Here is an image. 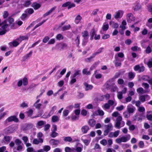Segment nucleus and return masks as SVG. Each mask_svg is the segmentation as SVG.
I'll use <instances>...</instances> for the list:
<instances>
[{"mask_svg": "<svg viewBox=\"0 0 152 152\" xmlns=\"http://www.w3.org/2000/svg\"><path fill=\"white\" fill-rule=\"evenodd\" d=\"M122 117L121 116H119L117 117L115 125V127L118 129L124 126L125 125V122L122 120Z\"/></svg>", "mask_w": 152, "mask_h": 152, "instance_id": "1", "label": "nucleus"}, {"mask_svg": "<svg viewBox=\"0 0 152 152\" xmlns=\"http://www.w3.org/2000/svg\"><path fill=\"white\" fill-rule=\"evenodd\" d=\"M130 135L128 134L125 136H122L121 137H119L115 139L116 142L118 144H120L121 142H127L130 139Z\"/></svg>", "mask_w": 152, "mask_h": 152, "instance_id": "2", "label": "nucleus"}, {"mask_svg": "<svg viewBox=\"0 0 152 152\" xmlns=\"http://www.w3.org/2000/svg\"><path fill=\"white\" fill-rule=\"evenodd\" d=\"M0 26L1 29L0 28V35H2L4 34L7 31L6 28L8 27V25L5 23H4L0 25Z\"/></svg>", "mask_w": 152, "mask_h": 152, "instance_id": "3", "label": "nucleus"}, {"mask_svg": "<svg viewBox=\"0 0 152 152\" xmlns=\"http://www.w3.org/2000/svg\"><path fill=\"white\" fill-rule=\"evenodd\" d=\"M124 55L123 53L121 52H120L115 54V60L114 61H123V60H121L120 58H122L124 57Z\"/></svg>", "mask_w": 152, "mask_h": 152, "instance_id": "4", "label": "nucleus"}, {"mask_svg": "<svg viewBox=\"0 0 152 152\" xmlns=\"http://www.w3.org/2000/svg\"><path fill=\"white\" fill-rule=\"evenodd\" d=\"M124 12L122 10H119L115 12L113 16L116 19L121 18L123 16Z\"/></svg>", "mask_w": 152, "mask_h": 152, "instance_id": "5", "label": "nucleus"}, {"mask_svg": "<svg viewBox=\"0 0 152 152\" xmlns=\"http://www.w3.org/2000/svg\"><path fill=\"white\" fill-rule=\"evenodd\" d=\"M126 19L128 22L130 23L132 21H134L135 18L132 13H130L127 15Z\"/></svg>", "mask_w": 152, "mask_h": 152, "instance_id": "6", "label": "nucleus"}, {"mask_svg": "<svg viewBox=\"0 0 152 152\" xmlns=\"http://www.w3.org/2000/svg\"><path fill=\"white\" fill-rule=\"evenodd\" d=\"M135 110V108L131 104L128 105L127 107V111L130 113H133Z\"/></svg>", "mask_w": 152, "mask_h": 152, "instance_id": "7", "label": "nucleus"}, {"mask_svg": "<svg viewBox=\"0 0 152 152\" xmlns=\"http://www.w3.org/2000/svg\"><path fill=\"white\" fill-rule=\"evenodd\" d=\"M7 120L9 122L14 121L17 122L18 121V119L15 115L11 116L8 117L7 119Z\"/></svg>", "mask_w": 152, "mask_h": 152, "instance_id": "8", "label": "nucleus"}, {"mask_svg": "<svg viewBox=\"0 0 152 152\" xmlns=\"http://www.w3.org/2000/svg\"><path fill=\"white\" fill-rule=\"evenodd\" d=\"M75 4L72 3L71 4L69 2H67L65 3L64 4L62 5L63 7H66L68 6V9H69L72 7H75Z\"/></svg>", "mask_w": 152, "mask_h": 152, "instance_id": "9", "label": "nucleus"}, {"mask_svg": "<svg viewBox=\"0 0 152 152\" xmlns=\"http://www.w3.org/2000/svg\"><path fill=\"white\" fill-rule=\"evenodd\" d=\"M89 129V127L86 125L82 126L81 128V132L83 134H86L87 133Z\"/></svg>", "mask_w": 152, "mask_h": 152, "instance_id": "10", "label": "nucleus"}, {"mask_svg": "<svg viewBox=\"0 0 152 152\" xmlns=\"http://www.w3.org/2000/svg\"><path fill=\"white\" fill-rule=\"evenodd\" d=\"M144 62L147 65L149 68L152 67V57L149 58L148 62H146V59H145Z\"/></svg>", "mask_w": 152, "mask_h": 152, "instance_id": "11", "label": "nucleus"}, {"mask_svg": "<svg viewBox=\"0 0 152 152\" xmlns=\"http://www.w3.org/2000/svg\"><path fill=\"white\" fill-rule=\"evenodd\" d=\"M94 115L102 116L104 114V113L102 110L98 109L94 112Z\"/></svg>", "mask_w": 152, "mask_h": 152, "instance_id": "12", "label": "nucleus"}, {"mask_svg": "<svg viewBox=\"0 0 152 152\" xmlns=\"http://www.w3.org/2000/svg\"><path fill=\"white\" fill-rule=\"evenodd\" d=\"M41 5L40 4L36 2L33 3L31 4V7H32L35 10L38 9L41 7Z\"/></svg>", "mask_w": 152, "mask_h": 152, "instance_id": "13", "label": "nucleus"}, {"mask_svg": "<svg viewBox=\"0 0 152 152\" xmlns=\"http://www.w3.org/2000/svg\"><path fill=\"white\" fill-rule=\"evenodd\" d=\"M49 142L51 144L53 145H56L59 143V142L58 140L52 139L50 140Z\"/></svg>", "mask_w": 152, "mask_h": 152, "instance_id": "14", "label": "nucleus"}, {"mask_svg": "<svg viewBox=\"0 0 152 152\" xmlns=\"http://www.w3.org/2000/svg\"><path fill=\"white\" fill-rule=\"evenodd\" d=\"M56 7H52L51 8L50 10H49L48 11L46 12L43 15V16L44 17H45L49 15L50 14H51L53 12L55 9L56 8Z\"/></svg>", "mask_w": 152, "mask_h": 152, "instance_id": "15", "label": "nucleus"}, {"mask_svg": "<svg viewBox=\"0 0 152 152\" xmlns=\"http://www.w3.org/2000/svg\"><path fill=\"white\" fill-rule=\"evenodd\" d=\"M132 99V97L130 96H128L126 98L122 100V102L124 104L130 102Z\"/></svg>", "mask_w": 152, "mask_h": 152, "instance_id": "16", "label": "nucleus"}, {"mask_svg": "<svg viewBox=\"0 0 152 152\" xmlns=\"http://www.w3.org/2000/svg\"><path fill=\"white\" fill-rule=\"evenodd\" d=\"M59 120V117L56 115L53 116L51 118V121L55 123L58 122Z\"/></svg>", "mask_w": 152, "mask_h": 152, "instance_id": "17", "label": "nucleus"}, {"mask_svg": "<svg viewBox=\"0 0 152 152\" xmlns=\"http://www.w3.org/2000/svg\"><path fill=\"white\" fill-rule=\"evenodd\" d=\"M33 126V125L31 124H29L26 125L23 128V130L26 131L31 129Z\"/></svg>", "mask_w": 152, "mask_h": 152, "instance_id": "18", "label": "nucleus"}, {"mask_svg": "<svg viewBox=\"0 0 152 152\" xmlns=\"http://www.w3.org/2000/svg\"><path fill=\"white\" fill-rule=\"evenodd\" d=\"M146 117L147 119L149 121H152V112L149 111L147 112Z\"/></svg>", "mask_w": 152, "mask_h": 152, "instance_id": "19", "label": "nucleus"}, {"mask_svg": "<svg viewBox=\"0 0 152 152\" xmlns=\"http://www.w3.org/2000/svg\"><path fill=\"white\" fill-rule=\"evenodd\" d=\"M82 36L85 39H87L89 37L88 33L87 31H85L82 33Z\"/></svg>", "mask_w": 152, "mask_h": 152, "instance_id": "20", "label": "nucleus"}, {"mask_svg": "<svg viewBox=\"0 0 152 152\" xmlns=\"http://www.w3.org/2000/svg\"><path fill=\"white\" fill-rule=\"evenodd\" d=\"M63 138L64 141L66 142H74L70 137H64Z\"/></svg>", "mask_w": 152, "mask_h": 152, "instance_id": "21", "label": "nucleus"}, {"mask_svg": "<svg viewBox=\"0 0 152 152\" xmlns=\"http://www.w3.org/2000/svg\"><path fill=\"white\" fill-rule=\"evenodd\" d=\"M96 123V121L94 119H91L89 120L88 124L91 127L94 126Z\"/></svg>", "mask_w": 152, "mask_h": 152, "instance_id": "22", "label": "nucleus"}, {"mask_svg": "<svg viewBox=\"0 0 152 152\" xmlns=\"http://www.w3.org/2000/svg\"><path fill=\"white\" fill-rule=\"evenodd\" d=\"M137 91L138 94H142L145 93L147 92H148L149 91H144L143 89L141 87L137 89Z\"/></svg>", "mask_w": 152, "mask_h": 152, "instance_id": "23", "label": "nucleus"}, {"mask_svg": "<svg viewBox=\"0 0 152 152\" xmlns=\"http://www.w3.org/2000/svg\"><path fill=\"white\" fill-rule=\"evenodd\" d=\"M109 28V25L107 23H104L102 27V29L104 31H106Z\"/></svg>", "mask_w": 152, "mask_h": 152, "instance_id": "24", "label": "nucleus"}, {"mask_svg": "<svg viewBox=\"0 0 152 152\" xmlns=\"http://www.w3.org/2000/svg\"><path fill=\"white\" fill-rule=\"evenodd\" d=\"M146 25L150 28H152V18H150L148 20Z\"/></svg>", "mask_w": 152, "mask_h": 152, "instance_id": "25", "label": "nucleus"}, {"mask_svg": "<svg viewBox=\"0 0 152 152\" xmlns=\"http://www.w3.org/2000/svg\"><path fill=\"white\" fill-rule=\"evenodd\" d=\"M82 17L79 15H77L75 18V22L76 24H78L82 19Z\"/></svg>", "mask_w": 152, "mask_h": 152, "instance_id": "26", "label": "nucleus"}, {"mask_svg": "<svg viewBox=\"0 0 152 152\" xmlns=\"http://www.w3.org/2000/svg\"><path fill=\"white\" fill-rule=\"evenodd\" d=\"M37 137L39 138V142H40L42 143L43 142V140L41 137H42L43 136V134L41 132H39L37 134Z\"/></svg>", "mask_w": 152, "mask_h": 152, "instance_id": "27", "label": "nucleus"}, {"mask_svg": "<svg viewBox=\"0 0 152 152\" xmlns=\"http://www.w3.org/2000/svg\"><path fill=\"white\" fill-rule=\"evenodd\" d=\"M19 44V43L16 41V40H15L12 42L9 43V45L10 46H12L14 47H16Z\"/></svg>", "mask_w": 152, "mask_h": 152, "instance_id": "28", "label": "nucleus"}, {"mask_svg": "<svg viewBox=\"0 0 152 152\" xmlns=\"http://www.w3.org/2000/svg\"><path fill=\"white\" fill-rule=\"evenodd\" d=\"M78 145L79 146L76 147V151H77V152H81L83 148V146L80 143H78Z\"/></svg>", "mask_w": 152, "mask_h": 152, "instance_id": "29", "label": "nucleus"}, {"mask_svg": "<svg viewBox=\"0 0 152 152\" xmlns=\"http://www.w3.org/2000/svg\"><path fill=\"white\" fill-rule=\"evenodd\" d=\"M84 85L85 87V89L86 91L90 89H91L93 88V86L91 85H89L86 83H84Z\"/></svg>", "mask_w": 152, "mask_h": 152, "instance_id": "30", "label": "nucleus"}, {"mask_svg": "<svg viewBox=\"0 0 152 152\" xmlns=\"http://www.w3.org/2000/svg\"><path fill=\"white\" fill-rule=\"evenodd\" d=\"M110 97V95L109 94H107L105 95H102L101 96L100 98H99V100H103V99L105 98L106 99H108Z\"/></svg>", "mask_w": 152, "mask_h": 152, "instance_id": "31", "label": "nucleus"}, {"mask_svg": "<svg viewBox=\"0 0 152 152\" xmlns=\"http://www.w3.org/2000/svg\"><path fill=\"white\" fill-rule=\"evenodd\" d=\"M81 140L84 143L85 145L86 146H88L89 145L91 141V139L89 140H87L83 139L82 138Z\"/></svg>", "mask_w": 152, "mask_h": 152, "instance_id": "32", "label": "nucleus"}, {"mask_svg": "<svg viewBox=\"0 0 152 152\" xmlns=\"http://www.w3.org/2000/svg\"><path fill=\"white\" fill-rule=\"evenodd\" d=\"M105 127L106 128V129H107L109 131L112 130L113 128V126L111 124H108L106 125L105 126Z\"/></svg>", "mask_w": 152, "mask_h": 152, "instance_id": "33", "label": "nucleus"}, {"mask_svg": "<svg viewBox=\"0 0 152 152\" xmlns=\"http://www.w3.org/2000/svg\"><path fill=\"white\" fill-rule=\"evenodd\" d=\"M88 68H85L83 69V70L82 72L83 74L86 75H89L90 74V71H88Z\"/></svg>", "mask_w": 152, "mask_h": 152, "instance_id": "34", "label": "nucleus"}, {"mask_svg": "<svg viewBox=\"0 0 152 152\" xmlns=\"http://www.w3.org/2000/svg\"><path fill=\"white\" fill-rule=\"evenodd\" d=\"M46 124L45 121H40L38 122L37 124V126H38L40 127Z\"/></svg>", "mask_w": 152, "mask_h": 152, "instance_id": "35", "label": "nucleus"}, {"mask_svg": "<svg viewBox=\"0 0 152 152\" xmlns=\"http://www.w3.org/2000/svg\"><path fill=\"white\" fill-rule=\"evenodd\" d=\"M42 106V104L41 103H34L33 106L36 109L39 110L40 109L41 107Z\"/></svg>", "mask_w": 152, "mask_h": 152, "instance_id": "36", "label": "nucleus"}, {"mask_svg": "<svg viewBox=\"0 0 152 152\" xmlns=\"http://www.w3.org/2000/svg\"><path fill=\"white\" fill-rule=\"evenodd\" d=\"M54 112H53V111H52L51 110H50V111L48 115L46 116H45V115H43L42 116V118H46L49 117H50V116H51L52 115Z\"/></svg>", "mask_w": 152, "mask_h": 152, "instance_id": "37", "label": "nucleus"}, {"mask_svg": "<svg viewBox=\"0 0 152 152\" xmlns=\"http://www.w3.org/2000/svg\"><path fill=\"white\" fill-rule=\"evenodd\" d=\"M100 63V61H97L95 62L94 64L90 68V70H92L93 69H94L95 68L97 65H98Z\"/></svg>", "mask_w": 152, "mask_h": 152, "instance_id": "38", "label": "nucleus"}, {"mask_svg": "<svg viewBox=\"0 0 152 152\" xmlns=\"http://www.w3.org/2000/svg\"><path fill=\"white\" fill-rule=\"evenodd\" d=\"M31 4V1H25L23 4V6L25 7H28Z\"/></svg>", "mask_w": 152, "mask_h": 152, "instance_id": "39", "label": "nucleus"}, {"mask_svg": "<svg viewBox=\"0 0 152 152\" xmlns=\"http://www.w3.org/2000/svg\"><path fill=\"white\" fill-rule=\"evenodd\" d=\"M141 5L139 4H138L135 6L134 7H133L134 10V11H137L141 9Z\"/></svg>", "mask_w": 152, "mask_h": 152, "instance_id": "40", "label": "nucleus"}, {"mask_svg": "<svg viewBox=\"0 0 152 152\" xmlns=\"http://www.w3.org/2000/svg\"><path fill=\"white\" fill-rule=\"evenodd\" d=\"M70 27L71 26L69 25L65 26L61 28V30L63 31L68 30L70 29Z\"/></svg>", "mask_w": 152, "mask_h": 152, "instance_id": "41", "label": "nucleus"}, {"mask_svg": "<svg viewBox=\"0 0 152 152\" xmlns=\"http://www.w3.org/2000/svg\"><path fill=\"white\" fill-rule=\"evenodd\" d=\"M80 70H75V73L73 75V77L75 78L76 76L80 75Z\"/></svg>", "mask_w": 152, "mask_h": 152, "instance_id": "42", "label": "nucleus"}, {"mask_svg": "<svg viewBox=\"0 0 152 152\" xmlns=\"http://www.w3.org/2000/svg\"><path fill=\"white\" fill-rule=\"evenodd\" d=\"M128 77L130 79H133L135 76L134 73L132 72H129L128 73Z\"/></svg>", "mask_w": 152, "mask_h": 152, "instance_id": "43", "label": "nucleus"}, {"mask_svg": "<svg viewBox=\"0 0 152 152\" xmlns=\"http://www.w3.org/2000/svg\"><path fill=\"white\" fill-rule=\"evenodd\" d=\"M130 113L127 111H125L123 113L124 116L125 118H128L130 116Z\"/></svg>", "mask_w": 152, "mask_h": 152, "instance_id": "44", "label": "nucleus"}, {"mask_svg": "<svg viewBox=\"0 0 152 152\" xmlns=\"http://www.w3.org/2000/svg\"><path fill=\"white\" fill-rule=\"evenodd\" d=\"M78 118L79 116L74 114H73L72 116H71L72 120L73 121L77 120L78 119Z\"/></svg>", "mask_w": 152, "mask_h": 152, "instance_id": "45", "label": "nucleus"}, {"mask_svg": "<svg viewBox=\"0 0 152 152\" xmlns=\"http://www.w3.org/2000/svg\"><path fill=\"white\" fill-rule=\"evenodd\" d=\"M32 53V51H31L28 54H27L24 57V59L26 60L27 59L30 57L31 56Z\"/></svg>", "mask_w": 152, "mask_h": 152, "instance_id": "46", "label": "nucleus"}, {"mask_svg": "<svg viewBox=\"0 0 152 152\" xmlns=\"http://www.w3.org/2000/svg\"><path fill=\"white\" fill-rule=\"evenodd\" d=\"M149 78V76L148 75H144L142 77V80L145 81H147L148 82Z\"/></svg>", "mask_w": 152, "mask_h": 152, "instance_id": "47", "label": "nucleus"}, {"mask_svg": "<svg viewBox=\"0 0 152 152\" xmlns=\"http://www.w3.org/2000/svg\"><path fill=\"white\" fill-rule=\"evenodd\" d=\"M103 48H99V49L97 50V51L94 53H93L94 54H95V55L96 56L97 54L100 53H101L103 50Z\"/></svg>", "mask_w": 152, "mask_h": 152, "instance_id": "48", "label": "nucleus"}, {"mask_svg": "<svg viewBox=\"0 0 152 152\" xmlns=\"http://www.w3.org/2000/svg\"><path fill=\"white\" fill-rule=\"evenodd\" d=\"M23 84L24 86H26L28 84V81L27 78L24 77L23 80Z\"/></svg>", "mask_w": 152, "mask_h": 152, "instance_id": "49", "label": "nucleus"}, {"mask_svg": "<svg viewBox=\"0 0 152 152\" xmlns=\"http://www.w3.org/2000/svg\"><path fill=\"white\" fill-rule=\"evenodd\" d=\"M112 116L115 117H118L119 116H121L118 112H113L112 114Z\"/></svg>", "mask_w": 152, "mask_h": 152, "instance_id": "50", "label": "nucleus"}, {"mask_svg": "<svg viewBox=\"0 0 152 152\" xmlns=\"http://www.w3.org/2000/svg\"><path fill=\"white\" fill-rule=\"evenodd\" d=\"M11 139V137L8 136H5L4 137V139L5 141L7 142L8 143L10 141Z\"/></svg>", "mask_w": 152, "mask_h": 152, "instance_id": "51", "label": "nucleus"}, {"mask_svg": "<svg viewBox=\"0 0 152 152\" xmlns=\"http://www.w3.org/2000/svg\"><path fill=\"white\" fill-rule=\"evenodd\" d=\"M64 38L63 36L61 34H58L56 36V38L57 39L60 40L63 39Z\"/></svg>", "mask_w": 152, "mask_h": 152, "instance_id": "52", "label": "nucleus"}, {"mask_svg": "<svg viewBox=\"0 0 152 152\" xmlns=\"http://www.w3.org/2000/svg\"><path fill=\"white\" fill-rule=\"evenodd\" d=\"M20 107H21L24 108V107H28V105L27 103H26L24 102H23L20 105Z\"/></svg>", "mask_w": 152, "mask_h": 152, "instance_id": "53", "label": "nucleus"}, {"mask_svg": "<svg viewBox=\"0 0 152 152\" xmlns=\"http://www.w3.org/2000/svg\"><path fill=\"white\" fill-rule=\"evenodd\" d=\"M58 135V134L54 131H52V133L50 135L52 137H55Z\"/></svg>", "mask_w": 152, "mask_h": 152, "instance_id": "54", "label": "nucleus"}, {"mask_svg": "<svg viewBox=\"0 0 152 152\" xmlns=\"http://www.w3.org/2000/svg\"><path fill=\"white\" fill-rule=\"evenodd\" d=\"M145 53H146L148 54L151 53V50L150 47L149 46H148L145 50Z\"/></svg>", "mask_w": 152, "mask_h": 152, "instance_id": "55", "label": "nucleus"}, {"mask_svg": "<svg viewBox=\"0 0 152 152\" xmlns=\"http://www.w3.org/2000/svg\"><path fill=\"white\" fill-rule=\"evenodd\" d=\"M44 150L46 151H48L50 149V147L48 145H45L43 147Z\"/></svg>", "mask_w": 152, "mask_h": 152, "instance_id": "56", "label": "nucleus"}, {"mask_svg": "<svg viewBox=\"0 0 152 152\" xmlns=\"http://www.w3.org/2000/svg\"><path fill=\"white\" fill-rule=\"evenodd\" d=\"M122 94H123L121 92H118L117 96L119 99H121L123 98Z\"/></svg>", "mask_w": 152, "mask_h": 152, "instance_id": "57", "label": "nucleus"}, {"mask_svg": "<svg viewBox=\"0 0 152 152\" xmlns=\"http://www.w3.org/2000/svg\"><path fill=\"white\" fill-rule=\"evenodd\" d=\"M26 11L28 13L30 14L33 13L34 12L33 10L31 8L28 9L26 10Z\"/></svg>", "mask_w": 152, "mask_h": 152, "instance_id": "58", "label": "nucleus"}, {"mask_svg": "<svg viewBox=\"0 0 152 152\" xmlns=\"http://www.w3.org/2000/svg\"><path fill=\"white\" fill-rule=\"evenodd\" d=\"M138 110L140 112H144L145 110V108L144 107L142 106H140L138 108Z\"/></svg>", "mask_w": 152, "mask_h": 152, "instance_id": "59", "label": "nucleus"}, {"mask_svg": "<svg viewBox=\"0 0 152 152\" xmlns=\"http://www.w3.org/2000/svg\"><path fill=\"white\" fill-rule=\"evenodd\" d=\"M139 99L142 102H144L145 100V96L141 95L140 96Z\"/></svg>", "mask_w": 152, "mask_h": 152, "instance_id": "60", "label": "nucleus"}, {"mask_svg": "<svg viewBox=\"0 0 152 152\" xmlns=\"http://www.w3.org/2000/svg\"><path fill=\"white\" fill-rule=\"evenodd\" d=\"M76 44L78 45L80 43V36H77L75 40Z\"/></svg>", "mask_w": 152, "mask_h": 152, "instance_id": "61", "label": "nucleus"}, {"mask_svg": "<svg viewBox=\"0 0 152 152\" xmlns=\"http://www.w3.org/2000/svg\"><path fill=\"white\" fill-rule=\"evenodd\" d=\"M139 146L140 148H142L144 147V143L142 141H140L139 142Z\"/></svg>", "mask_w": 152, "mask_h": 152, "instance_id": "62", "label": "nucleus"}, {"mask_svg": "<svg viewBox=\"0 0 152 152\" xmlns=\"http://www.w3.org/2000/svg\"><path fill=\"white\" fill-rule=\"evenodd\" d=\"M100 143L104 145H106L107 144V141L105 139H103L100 141Z\"/></svg>", "mask_w": 152, "mask_h": 152, "instance_id": "63", "label": "nucleus"}, {"mask_svg": "<svg viewBox=\"0 0 152 152\" xmlns=\"http://www.w3.org/2000/svg\"><path fill=\"white\" fill-rule=\"evenodd\" d=\"M142 85L144 87V88L146 89L148 88L149 87V85L146 83H143L142 84Z\"/></svg>", "mask_w": 152, "mask_h": 152, "instance_id": "64", "label": "nucleus"}]
</instances>
